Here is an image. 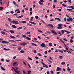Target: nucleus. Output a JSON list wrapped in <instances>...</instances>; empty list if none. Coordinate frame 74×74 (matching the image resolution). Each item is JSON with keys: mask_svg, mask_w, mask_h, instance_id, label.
Returning a JSON list of instances; mask_svg holds the SVG:
<instances>
[{"mask_svg": "<svg viewBox=\"0 0 74 74\" xmlns=\"http://www.w3.org/2000/svg\"><path fill=\"white\" fill-rule=\"evenodd\" d=\"M61 32L62 34H64V32L67 33L66 34H69V33H71L70 32H68V31H66L64 30H62L61 31Z\"/></svg>", "mask_w": 74, "mask_h": 74, "instance_id": "obj_1", "label": "nucleus"}, {"mask_svg": "<svg viewBox=\"0 0 74 74\" xmlns=\"http://www.w3.org/2000/svg\"><path fill=\"white\" fill-rule=\"evenodd\" d=\"M20 45H23V46H25V45H27V43L23 42L20 43Z\"/></svg>", "mask_w": 74, "mask_h": 74, "instance_id": "obj_2", "label": "nucleus"}, {"mask_svg": "<svg viewBox=\"0 0 74 74\" xmlns=\"http://www.w3.org/2000/svg\"><path fill=\"white\" fill-rule=\"evenodd\" d=\"M12 22L13 23H14L15 24H17V25H18V24H19V23H18V21L13 20L12 21Z\"/></svg>", "mask_w": 74, "mask_h": 74, "instance_id": "obj_3", "label": "nucleus"}, {"mask_svg": "<svg viewBox=\"0 0 74 74\" xmlns=\"http://www.w3.org/2000/svg\"><path fill=\"white\" fill-rule=\"evenodd\" d=\"M41 63L42 64H43V65H44L43 66V67H46V68H48V66H47V65L45 64H44V63H43L42 62H41Z\"/></svg>", "mask_w": 74, "mask_h": 74, "instance_id": "obj_4", "label": "nucleus"}, {"mask_svg": "<svg viewBox=\"0 0 74 74\" xmlns=\"http://www.w3.org/2000/svg\"><path fill=\"white\" fill-rule=\"evenodd\" d=\"M51 32L53 33H54V34H56L57 35V34H58V33L55 32V31L54 30H51Z\"/></svg>", "mask_w": 74, "mask_h": 74, "instance_id": "obj_5", "label": "nucleus"}, {"mask_svg": "<svg viewBox=\"0 0 74 74\" xmlns=\"http://www.w3.org/2000/svg\"><path fill=\"white\" fill-rule=\"evenodd\" d=\"M40 46H41L42 47H44L45 48L46 47V46H45V44L43 43L41 44L40 45Z\"/></svg>", "mask_w": 74, "mask_h": 74, "instance_id": "obj_6", "label": "nucleus"}, {"mask_svg": "<svg viewBox=\"0 0 74 74\" xmlns=\"http://www.w3.org/2000/svg\"><path fill=\"white\" fill-rule=\"evenodd\" d=\"M29 23H31V24H32V25H36V24L34 22L29 21Z\"/></svg>", "mask_w": 74, "mask_h": 74, "instance_id": "obj_7", "label": "nucleus"}, {"mask_svg": "<svg viewBox=\"0 0 74 74\" xmlns=\"http://www.w3.org/2000/svg\"><path fill=\"white\" fill-rule=\"evenodd\" d=\"M2 43L3 44L4 43H6V44H8V42L6 41H2Z\"/></svg>", "mask_w": 74, "mask_h": 74, "instance_id": "obj_8", "label": "nucleus"}, {"mask_svg": "<svg viewBox=\"0 0 74 74\" xmlns=\"http://www.w3.org/2000/svg\"><path fill=\"white\" fill-rule=\"evenodd\" d=\"M60 69L59 67H58L57 68L56 71H60Z\"/></svg>", "mask_w": 74, "mask_h": 74, "instance_id": "obj_9", "label": "nucleus"}, {"mask_svg": "<svg viewBox=\"0 0 74 74\" xmlns=\"http://www.w3.org/2000/svg\"><path fill=\"white\" fill-rule=\"evenodd\" d=\"M16 64H18V62H15L13 63V66H15Z\"/></svg>", "mask_w": 74, "mask_h": 74, "instance_id": "obj_10", "label": "nucleus"}, {"mask_svg": "<svg viewBox=\"0 0 74 74\" xmlns=\"http://www.w3.org/2000/svg\"><path fill=\"white\" fill-rule=\"evenodd\" d=\"M15 73H17V74H21V73H20V71L18 70L16 71Z\"/></svg>", "mask_w": 74, "mask_h": 74, "instance_id": "obj_11", "label": "nucleus"}, {"mask_svg": "<svg viewBox=\"0 0 74 74\" xmlns=\"http://www.w3.org/2000/svg\"><path fill=\"white\" fill-rule=\"evenodd\" d=\"M23 16V15H21V16H20L17 17V18L18 19H19V18H22Z\"/></svg>", "mask_w": 74, "mask_h": 74, "instance_id": "obj_12", "label": "nucleus"}, {"mask_svg": "<svg viewBox=\"0 0 74 74\" xmlns=\"http://www.w3.org/2000/svg\"><path fill=\"white\" fill-rule=\"evenodd\" d=\"M58 51L59 52H61V53H63V51H62V50L60 49H58Z\"/></svg>", "mask_w": 74, "mask_h": 74, "instance_id": "obj_13", "label": "nucleus"}, {"mask_svg": "<svg viewBox=\"0 0 74 74\" xmlns=\"http://www.w3.org/2000/svg\"><path fill=\"white\" fill-rule=\"evenodd\" d=\"M12 26L13 27V28H14V29H16V26L14 25H12Z\"/></svg>", "mask_w": 74, "mask_h": 74, "instance_id": "obj_14", "label": "nucleus"}, {"mask_svg": "<svg viewBox=\"0 0 74 74\" xmlns=\"http://www.w3.org/2000/svg\"><path fill=\"white\" fill-rule=\"evenodd\" d=\"M1 68L2 69V70H4V71H5V69H4V68H3V66H1Z\"/></svg>", "mask_w": 74, "mask_h": 74, "instance_id": "obj_15", "label": "nucleus"}, {"mask_svg": "<svg viewBox=\"0 0 74 74\" xmlns=\"http://www.w3.org/2000/svg\"><path fill=\"white\" fill-rule=\"evenodd\" d=\"M26 38V39H27V40H31V38H29L27 37Z\"/></svg>", "mask_w": 74, "mask_h": 74, "instance_id": "obj_16", "label": "nucleus"}, {"mask_svg": "<svg viewBox=\"0 0 74 74\" xmlns=\"http://www.w3.org/2000/svg\"><path fill=\"white\" fill-rule=\"evenodd\" d=\"M33 18H34L33 17H31L30 20V21H31V22L33 21Z\"/></svg>", "mask_w": 74, "mask_h": 74, "instance_id": "obj_17", "label": "nucleus"}, {"mask_svg": "<svg viewBox=\"0 0 74 74\" xmlns=\"http://www.w3.org/2000/svg\"><path fill=\"white\" fill-rule=\"evenodd\" d=\"M8 20L11 23H12V21H11V19L10 18H8Z\"/></svg>", "mask_w": 74, "mask_h": 74, "instance_id": "obj_18", "label": "nucleus"}, {"mask_svg": "<svg viewBox=\"0 0 74 74\" xmlns=\"http://www.w3.org/2000/svg\"><path fill=\"white\" fill-rule=\"evenodd\" d=\"M27 25H28V26H33V25L29 23H27Z\"/></svg>", "mask_w": 74, "mask_h": 74, "instance_id": "obj_19", "label": "nucleus"}, {"mask_svg": "<svg viewBox=\"0 0 74 74\" xmlns=\"http://www.w3.org/2000/svg\"><path fill=\"white\" fill-rule=\"evenodd\" d=\"M58 27H62V24H59L58 25Z\"/></svg>", "mask_w": 74, "mask_h": 74, "instance_id": "obj_20", "label": "nucleus"}, {"mask_svg": "<svg viewBox=\"0 0 74 74\" xmlns=\"http://www.w3.org/2000/svg\"><path fill=\"white\" fill-rule=\"evenodd\" d=\"M23 28V27H19L17 28V30H20V29H22Z\"/></svg>", "mask_w": 74, "mask_h": 74, "instance_id": "obj_21", "label": "nucleus"}, {"mask_svg": "<svg viewBox=\"0 0 74 74\" xmlns=\"http://www.w3.org/2000/svg\"><path fill=\"white\" fill-rule=\"evenodd\" d=\"M4 49L5 51H9V50H10V49H6L5 48H4Z\"/></svg>", "mask_w": 74, "mask_h": 74, "instance_id": "obj_22", "label": "nucleus"}, {"mask_svg": "<svg viewBox=\"0 0 74 74\" xmlns=\"http://www.w3.org/2000/svg\"><path fill=\"white\" fill-rule=\"evenodd\" d=\"M62 5L63 6H64V7H67V5H66L64 4H62Z\"/></svg>", "mask_w": 74, "mask_h": 74, "instance_id": "obj_23", "label": "nucleus"}, {"mask_svg": "<svg viewBox=\"0 0 74 74\" xmlns=\"http://www.w3.org/2000/svg\"><path fill=\"white\" fill-rule=\"evenodd\" d=\"M10 33H14V31L12 30H10Z\"/></svg>", "mask_w": 74, "mask_h": 74, "instance_id": "obj_24", "label": "nucleus"}, {"mask_svg": "<svg viewBox=\"0 0 74 74\" xmlns=\"http://www.w3.org/2000/svg\"><path fill=\"white\" fill-rule=\"evenodd\" d=\"M1 33L2 34H5V32L3 31H1Z\"/></svg>", "mask_w": 74, "mask_h": 74, "instance_id": "obj_25", "label": "nucleus"}, {"mask_svg": "<svg viewBox=\"0 0 74 74\" xmlns=\"http://www.w3.org/2000/svg\"><path fill=\"white\" fill-rule=\"evenodd\" d=\"M69 20L71 21H73V19L72 18H71V17H69Z\"/></svg>", "mask_w": 74, "mask_h": 74, "instance_id": "obj_26", "label": "nucleus"}, {"mask_svg": "<svg viewBox=\"0 0 74 74\" xmlns=\"http://www.w3.org/2000/svg\"><path fill=\"white\" fill-rule=\"evenodd\" d=\"M38 3H39V4H40V5H43V3H42L41 2H40V1H39L38 2Z\"/></svg>", "mask_w": 74, "mask_h": 74, "instance_id": "obj_27", "label": "nucleus"}, {"mask_svg": "<svg viewBox=\"0 0 74 74\" xmlns=\"http://www.w3.org/2000/svg\"><path fill=\"white\" fill-rule=\"evenodd\" d=\"M21 23H26V21H23Z\"/></svg>", "mask_w": 74, "mask_h": 74, "instance_id": "obj_28", "label": "nucleus"}, {"mask_svg": "<svg viewBox=\"0 0 74 74\" xmlns=\"http://www.w3.org/2000/svg\"><path fill=\"white\" fill-rule=\"evenodd\" d=\"M22 36L23 37H24V38H26V35H22Z\"/></svg>", "mask_w": 74, "mask_h": 74, "instance_id": "obj_29", "label": "nucleus"}, {"mask_svg": "<svg viewBox=\"0 0 74 74\" xmlns=\"http://www.w3.org/2000/svg\"><path fill=\"white\" fill-rule=\"evenodd\" d=\"M18 50H21L22 49H21V47H18Z\"/></svg>", "mask_w": 74, "mask_h": 74, "instance_id": "obj_30", "label": "nucleus"}, {"mask_svg": "<svg viewBox=\"0 0 74 74\" xmlns=\"http://www.w3.org/2000/svg\"><path fill=\"white\" fill-rule=\"evenodd\" d=\"M10 37L12 38H15V37H14V36H10Z\"/></svg>", "mask_w": 74, "mask_h": 74, "instance_id": "obj_31", "label": "nucleus"}, {"mask_svg": "<svg viewBox=\"0 0 74 74\" xmlns=\"http://www.w3.org/2000/svg\"><path fill=\"white\" fill-rule=\"evenodd\" d=\"M47 60H48L50 63H52V61L49 60L48 58L47 59Z\"/></svg>", "mask_w": 74, "mask_h": 74, "instance_id": "obj_32", "label": "nucleus"}, {"mask_svg": "<svg viewBox=\"0 0 74 74\" xmlns=\"http://www.w3.org/2000/svg\"><path fill=\"white\" fill-rule=\"evenodd\" d=\"M49 45L50 47H52V43H49Z\"/></svg>", "mask_w": 74, "mask_h": 74, "instance_id": "obj_33", "label": "nucleus"}, {"mask_svg": "<svg viewBox=\"0 0 74 74\" xmlns=\"http://www.w3.org/2000/svg\"><path fill=\"white\" fill-rule=\"evenodd\" d=\"M59 58H60V59H62L63 58V57L62 56H60L59 57Z\"/></svg>", "mask_w": 74, "mask_h": 74, "instance_id": "obj_34", "label": "nucleus"}, {"mask_svg": "<svg viewBox=\"0 0 74 74\" xmlns=\"http://www.w3.org/2000/svg\"><path fill=\"white\" fill-rule=\"evenodd\" d=\"M57 28L58 29H62V27H57Z\"/></svg>", "mask_w": 74, "mask_h": 74, "instance_id": "obj_35", "label": "nucleus"}, {"mask_svg": "<svg viewBox=\"0 0 74 74\" xmlns=\"http://www.w3.org/2000/svg\"><path fill=\"white\" fill-rule=\"evenodd\" d=\"M65 64V62H62L61 63V64L62 65H63V64Z\"/></svg>", "mask_w": 74, "mask_h": 74, "instance_id": "obj_36", "label": "nucleus"}, {"mask_svg": "<svg viewBox=\"0 0 74 74\" xmlns=\"http://www.w3.org/2000/svg\"><path fill=\"white\" fill-rule=\"evenodd\" d=\"M20 52L21 53H25V51L23 50H21L20 51Z\"/></svg>", "mask_w": 74, "mask_h": 74, "instance_id": "obj_37", "label": "nucleus"}, {"mask_svg": "<svg viewBox=\"0 0 74 74\" xmlns=\"http://www.w3.org/2000/svg\"><path fill=\"white\" fill-rule=\"evenodd\" d=\"M27 73H28L30 74V73H32V71H28Z\"/></svg>", "mask_w": 74, "mask_h": 74, "instance_id": "obj_38", "label": "nucleus"}, {"mask_svg": "<svg viewBox=\"0 0 74 74\" xmlns=\"http://www.w3.org/2000/svg\"><path fill=\"white\" fill-rule=\"evenodd\" d=\"M28 58L29 59V60H32V59L31 58H30L29 57H28Z\"/></svg>", "mask_w": 74, "mask_h": 74, "instance_id": "obj_39", "label": "nucleus"}, {"mask_svg": "<svg viewBox=\"0 0 74 74\" xmlns=\"http://www.w3.org/2000/svg\"><path fill=\"white\" fill-rule=\"evenodd\" d=\"M31 44H32V45H34L35 46H36L37 45H36V44H34V43H32Z\"/></svg>", "mask_w": 74, "mask_h": 74, "instance_id": "obj_40", "label": "nucleus"}, {"mask_svg": "<svg viewBox=\"0 0 74 74\" xmlns=\"http://www.w3.org/2000/svg\"><path fill=\"white\" fill-rule=\"evenodd\" d=\"M70 42H73V40L72 39H70Z\"/></svg>", "mask_w": 74, "mask_h": 74, "instance_id": "obj_41", "label": "nucleus"}, {"mask_svg": "<svg viewBox=\"0 0 74 74\" xmlns=\"http://www.w3.org/2000/svg\"><path fill=\"white\" fill-rule=\"evenodd\" d=\"M38 31L39 32H40V33H42V31H41V30H38Z\"/></svg>", "mask_w": 74, "mask_h": 74, "instance_id": "obj_42", "label": "nucleus"}, {"mask_svg": "<svg viewBox=\"0 0 74 74\" xmlns=\"http://www.w3.org/2000/svg\"><path fill=\"white\" fill-rule=\"evenodd\" d=\"M67 70H68V71H70V68H69V67H68L67 68Z\"/></svg>", "mask_w": 74, "mask_h": 74, "instance_id": "obj_43", "label": "nucleus"}, {"mask_svg": "<svg viewBox=\"0 0 74 74\" xmlns=\"http://www.w3.org/2000/svg\"><path fill=\"white\" fill-rule=\"evenodd\" d=\"M46 32L47 33H48V34H50L51 33V32H50L49 31H46Z\"/></svg>", "mask_w": 74, "mask_h": 74, "instance_id": "obj_44", "label": "nucleus"}, {"mask_svg": "<svg viewBox=\"0 0 74 74\" xmlns=\"http://www.w3.org/2000/svg\"><path fill=\"white\" fill-rule=\"evenodd\" d=\"M27 34H30V32H27Z\"/></svg>", "mask_w": 74, "mask_h": 74, "instance_id": "obj_45", "label": "nucleus"}, {"mask_svg": "<svg viewBox=\"0 0 74 74\" xmlns=\"http://www.w3.org/2000/svg\"><path fill=\"white\" fill-rule=\"evenodd\" d=\"M40 2H41V3H44V1H43L42 0H40Z\"/></svg>", "mask_w": 74, "mask_h": 74, "instance_id": "obj_46", "label": "nucleus"}, {"mask_svg": "<svg viewBox=\"0 0 74 74\" xmlns=\"http://www.w3.org/2000/svg\"><path fill=\"white\" fill-rule=\"evenodd\" d=\"M35 18H36V19H38V17L37 16H35Z\"/></svg>", "mask_w": 74, "mask_h": 74, "instance_id": "obj_47", "label": "nucleus"}, {"mask_svg": "<svg viewBox=\"0 0 74 74\" xmlns=\"http://www.w3.org/2000/svg\"><path fill=\"white\" fill-rule=\"evenodd\" d=\"M53 21H54V20L51 19L50 20V22H53Z\"/></svg>", "mask_w": 74, "mask_h": 74, "instance_id": "obj_48", "label": "nucleus"}, {"mask_svg": "<svg viewBox=\"0 0 74 74\" xmlns=\"http://www.w3.org/2000/svg\"><path fill=\"white\" fill-rule=\"evenodd\" d=\"M51 73V74H53V71H50Z\"/></svg>", "mask_w": 74, "mask_h": 74, "instance_id": "obj_49", "label": "nucleus"}, {"mask_svg": "<svg viewBox=\"0 0 74 74\" xmlns=\"http://www.w3.org/2000/svg\"><path fill=\"white\" fill-rule=\"evenodd\" d=\"M15 41H21V40H16Z\"/></svg>", "mask_w": 74, "mask_h": 74, "instance_id": "obj_50", "label": "nucleus"}, {"mask_svg": "<svg viewBox=\"0 0 74 74\" xmlns=\"http://www.w3.org/2000/svg\"><path fill=\"white\" fill-rule=\"evenodd\" d=\"M17 12V13H20V12H21V11L18 9V11Z\"/></svg>", "mask_w": 74, "mask_h": 74, "instance_id": "obj_51", "label": "nucleus"}, {"mask_svg": "<svg viewBox=\"0 0 74 74\" xmlns=\"http://www.w3.org/2000/svg\"><path fill=\"white\" fill-rule=\"evenodd\" d=\"M52 24H48V26L49 27H51V25Z\"/></svg>", "mask_w": 74, "mask_h": 74, "instance_id": "obj_52", "label": "nucleus"}, {"mask_svg": "<svg viewBox=\"0 0 74 74\" xmlns=\"http://www.w3.org/2000/svg\"><path fill=\"white\" fill-rule=\"evenodd\" d=\"M16 57V56H14L13 58L12 59H15Z\"/></svg>", "mask_w": 74, "mask_h": 74, "instance_id": "obj_53", "label": "nucleus"}, {"mask_svg": "<svg viewBox=\"0 0 74 74\" xmlns=\"http://www.w3.org/2000/svg\"><path fill=\"white\" fill-rule=\"evenodd\" d=\"M3 7H0V10H3Z\"/></svg>", "mask_w": 74, "mask_h": 74, "instance_id": "obj_54", "label": "nucleus"}, {"mask_svg": "<svg viewBox=\"0 0 74 74\" xmlns=\"http://www.w3.org/2000/svg\"><path fill=\"white\" fill-rule=\"evenodd\" d=\"M48 53V52H47V51H46L45 52V54H47V53Z\"/></svg>", "mask_w": 74, "mask_h": 74, "instance_id": "obj_55", "label": "nucleus"}, {"mask_svg": "<svg viewBox=\"0 0 74 74\" xmlns=\"http://www.w3.org/2000/svg\"><path fill=\"white\" fill-rule=\"evenodd\" d=\"M6 62H10V60H6Z\"/></svg>", "mask_w": 74, "mask_h": 74, "instance_id": "obj_56", "label": "nucleus"}, {"mask_svg": "<svg viewBox=\"0 0 74 74\" xmlns=\"http://www.w3.org/2000/svg\"><path fill=\"white\" fill-rule=\"evenodd\" d=\"M35 58L36 59H38V60L39 59H38V57H37V56L35 57Z\"/></svg>", "mask_w": 74, "mask_h": 74, "instance_id": "obj_57", "label": "nucleus"}, {"mask_svg": "<svg viewBox=\"0 0 74 74\" xmlns=\"http://www.w3.org/2000/svg\"><path fill=\"white\" fill-rule=\"evenodd\" d=\"M62 51H63L64 52H66V51H67L65 50H64V49H62Z\"/></svg>", "mask_w": 74, "mask_h": 74, "instance_id": "obj_58", "label": "nucleus"}, {"mask_svg": "<svg viewBox=\"0 0 74 74\" xmlns=\"http://www.w3.org/2000/svg\"><path fill=\"white\" fill-rule=\"evenodd\" d=\"M63 40L65 41H67V40L65 38H64Z\"/></svg>", "mask_w": 74, "mask_h": 74, "instance_id": "obj_59", "label": "nucleus"}, {"mask_svg": "<svg viewBox=\"0 0 74 74\" xmlns=\"http://www.w3.org/2000/svg\"><path fill=\"white\" fill-rule=\"evenodd\" d=\"M50 27H51L53 28V25L52 24H51V26H50Z\"/></svg>", "mask_w": 74, "mask_h": 74, "instance_id": "obj_60", "label": "nucleus"}, {"mask_svg": "<svg viewBox=\"0 0 74 74\" xmlns=\"http://www.w3.org/2000/svg\"><path fill=\"white\" fill-rule=\"evenodd\" d=\"M30 11H32V8H30Z\"/></svg>", "mask_w": 74, "mask_h": 74, "instance_id": "obj_61", "label": "nucleus"}, {"mask_svg": "<svg viewBox=\"0 0 74 74\" xmlns=\"http://www.w3.org/2000/svg\"><path fill=\"white\" fill-rule=\"evenodd\" d=\"M32 12H30V14H29V15H32Z\"/></svg>", "mask_w": 74, "mask_h": 74, "instance_id": "obj_62", "label": "nucleus"}, {"mask_svg": "<svg viewBox=\"0 0 74 74\" xmlns=\"http://www.w3.org/2000/svg\"><path fill=\"white\" fill-rule=\"evenodd\" d=\"M71 8H72V9H74V6H71Z\"/></svg>", "mask_w": 74, "mask_h": 74, "instance_id": "obj_63", "label": "nucleus"}, {"mask_svg": "<svg viewBox=\"0 0 74 74\" xmlns=\"http://www.w3.org/2000/svg\"><path fill=\"white\" fill-rule=\"evenodd\" d=\"M47 74H49V71H47Z\"/></svg>", "mask_w": 74, "mask_h": 74, "instance_id": "obj_64", "label": "nucleus"}]
</instances>
